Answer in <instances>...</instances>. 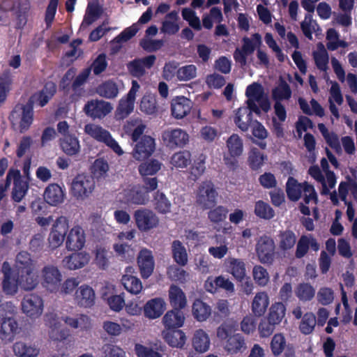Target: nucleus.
Listing matches in <instances>:
<instances>
[{"label":"nucleus","mask_w":357,"mask_h":357,"mask_svg":"<svg viewBox=\"0 0 357 357\" xmlns=\"http://www.w3.org/2000/svg\"><path fill=\"white\" fill-rule=\"evenodd\" d=\"M242 41L243 45L241 47L242 51L250 55L255 52L256 47L261 45V36L259 33H255L252 35L251 38L247 36L243 37Z\"/></svg>","instance_id":"a18cd8bd"},{"label":"nucleus","mask_w":357,"mask_h":357,"mask_svg":"<svg viewBox=\"0 0 357 357\" xmlns=\"http://www.w3.org/2000/svg\"><path fill=\"white\" fill-rule=\"evenodd\" d=\"M102 298L107 301L110 309L115 312L121 310L125 305L124 297L122 295L108 296L106 291H102Z\"/></svg>","instance_id":"5fc2aeb1"},{"label":"nucleus","mask_w":357,"mask_h":357,"mask_svg":"<svg viewBox=\"0 0 357 357\" xmlns=\"http://www.w3.org/2000/svg\"><path fill=\"white\" fill-rule=\"evenodd\" d=\"M252 114L247 107H239L236 112L234 121L240 130L245 132L252 122Z\"/></svg>","instance_id":"c85d7f7f"},{"label":"nucleus","mask_w":357,"mask_h":357,"mask_svg":"<svg viewBox=\"0 0 357 357\" xmlns=\"http://www.w3.org/2000/svg\"><path fill=\"white\" fill-rule=\"evenodd\" d=\"M19 285L24 290L33 289L38 284V275L33 272V268L19 272Z\"/></svg>","instance_id":"a878e982"},{"label":"nucleus","mask_w":357,"mask_h":357,"mask_svg":"<svg viewBox=\"0 0 357 357\" xmlns=\"http://www.w3.org/2000/svg\"><path fill=\"white\" fill-rule=\"evenodd\" d=\"M266 159V155L261 153L257 148H253L248 156L249 166L252 170L257 171L261 167Z\"/></svg>","instance_id":"09e8293b"},{"label":"nucleus","mask_w":357,"mask_h":357,"mask_svg":"<svg viewBox=\"0 0 357 357\" xmlns=\"http://www.w3.org/2000/svg\"><path fill=\"white\" fill-rule=\"evenodd\" d=\"M191 153L188 151L175 153L172 157V163L176 167H186L190 162Z\"/></svg>","instance_id":"680f3d73"},{"label":"nucleus","mask_w":357,"mask_h":357,"mask_svg":"<svg viewBox=\"0 0 357 357\" xmlns=\"http://www.w3.org/2000/svg\"><path fill=\"white\" fill-rule=\"evenodd\" d=\"M317 324L316 317L312 312H306L302 317L299 328L303 334H310Z\"/></svg>","instance_id":"864d4df0"},{"label":"nucleus","mask_w":357,"mask_h":357,"mask_svg":"<svg viewBox=\"0 0 357 357\" xmlns=\"http://www.w3.org/2000/svg\"><path fill=\"white\" fill-rule=\"evenodd\" d=\"M218 191L211 181L202 182L198 188L196 202L203 210L211 209L217 203Z\"/></svg>","instance_id":"20e7f679"},{"label":"nucleus","mask_w":357,"mask_h":357,"mask_svg":"<svg viewBox=\"0 0 357 357\" xmlns=\"http://www.w3.org/2000/svg\"><path fill=\"white\" fill-rule=\"evenodd\" d=\"M321 45L322 46V50L319 52H314L313 57L317 68L321 71H326L328 68V54L324 46L321 44Z\"/></svg>","instance_id":"e2e57ef3"},{"label":"nucleus","mask_w":357,"mask_h":357,"mask_svg":"<svg viewBox=\"0 0 357 357\" xmlns=\"http://www.w3.org/2000/svg\"><path fill=\"white\" fill-rule=\"evenodd\" d=\"M227 146L231 155L240 156L243 153V141L237 134H232L228 138Z\"/></svg>","instance_id":"603ef678"},{"label":"nucleus","mask_w":357,"mask_h":357,"mask_svg":"<svg viewBox=\"0 0 357 357\" xmlns=\"http://www.w3.org/2000/svg\"><path fill=\"white\" fill-rule=\"evenodd\" d=\"M165 348V346L160 345L154 350L151 347H148L141 344H136L135 351L137 357H163L160 352H163Z\"/></svg>","instance_id":"79ce46f5"},{"label":"nucleus","mask_w":357,"mask_h":357,"mask_svg":"<svg viewBox=\"0 0 357 357\" xmlns=\"http://www.w3.org/2000/svg\"><path fill=\"white\" fill-rule=\"evenodd\" d=\"M272 96L275 102L289 100L291 96L289 85L284 80L282 79L279 85L273 89Z\"/></svg>","instance_id":"c03bdc74"},{"label":"nucleus","mask_w":357,"mask_h":357,"mask_svg":"<svg viewBox=\"0 0 357 357\" xmlns=\"http://www.w3.org/2000/svg\"><path fill=\"white\" fill-rule=\"evenodd\" d=\"M113 248L116 255L121 260L128 262L131 261L135 257L133 249L131 248V245L127 243H116L114 245Z\"/></svg>","instance_id":"8fccbe9b"},{"label":"nucleus","mask_w":357,"mask_h":357,"mask_svg":"<svg viewBox=\"0 0 357 357\" xmlns=\"http://www.w3.org/2000/svg\"><path fill=\"white\" fill-rule=\"evenodd\" d=\"M155 210L160 213L165 214L170 211L171 204L164 193L158 191L154 197Z\"/></svg>","instance_id":"bf43d9fd"},{"label":"nucleus","mask_w":357,"mask_h":357,"mask_svg":"<svg viewBox=\"0 0 357 357\" xmlns=\"http://www.w3.org/2000/svg\"><path fill=\"white\" fill-rule=\"evenodd\" d=\"M60 146L62 151L70 156L75 155L80 151L79 142L73 135H67L61 139Z\"/></svg>","instance_id":"c756f323"},{"label":"nucleus","mask_w":357,"mask_h":357,"mask_svg":"<svg viewBox=\"0 0 357 357\" xmlns=\"http://www.w3.org/2000/svg\"><path fill=\"white\" fill-rule=\"evenodd\" d=\"M252 275L255 282L259 286L264 287L269 282V274L267 270L260 265L253 267Z\"/></svg>","instance_id":"052dcab7"},{"label":"nucleus","mask_w":357,"mask_h":357,"mask_svg":"<svg viewBox=\"0 0 357 357\" xmlns=\"http://www.w3.org/2000/svg\"><path fill=\"white\" fill-rule=\"evenodd\" d=\"M13 351L18 357H37L39 354V349L37 347L22 342H15Z\"/></svg>","instance_id":"c9c22d12"},{"label":"nucleus","mask_w":357,"mask_h":357,"mask_svg":"<svg viewBox=\"0 0 357 357\" xmlns=\"http://www.w3.org/2000/svg\"><path fill=\"white\" fill-rule=\"evenodd\" d=\"M85 132L98 142L105 143L110 132L102 127L94 125L87 124L84 128Z\"/></svg>","instance_id":"58836bf2"},{"label":"nucleus","mask_w":357,"mask_h":357,"mask_svg":"<svg viewBox=\"0 0 357 357\" xmlns=\"http://www.w3.org/2000/svg\"><path fill=\"white\" fill-rule=\"evenodd\" d=\"M68 220L64 216L56 218L49 234V246L52 249L59 247L64 241L68 230Z\"/></svg>","instance_id":"423d86ee"},{"label":"nucleus","mask_w":357,"mask_h":357,"mask_svg":"<svg viewBox=\"0 0 357 357\" xmlns=\"http://www.w3.org/2000/svg\"><path fill=\"white\" fill-rule=\"evenodd\" d=\"M168 296L169 304L172 309H184L186 307V296L178 286L172 284L168 291Z\"/></svg>","instance_id":"5701e85b"},{"label":"nucleus","mask_w":357,"mask_h":357,"mask_svg":"<svg viewBox=\"0 0 357 357\" xmlns=\"http://www.w3.org/2000/svg\"><path fill=\"white\" fill-rule=\"evenodd\" d=\"M63 320L70 328L80 331H87L91 326L90 318L84 314H79L75 317L67 316Z\"/></svg>","instance_id":"473e14b6"},{"label":"nucleus","mask_w":357,"mask_h":357,"mask_svg":"<svg viewBox=\"0 0 357 357\" xmlns=\"http://www.w3.org/2000/svg\"><path fill=\"white\" fill-rule=\"evenodd\" d=\"M123 199L127 204H145L147 195L143 187L134 185L123 190Z\"/></svg>","instance_id":"aec40b11"},{"label":"nucleus","mask_w":357,"mask_h":357,"mask_svg":"<svg viewBox=\"0 0 357 357\" xmlns=\"http://www.w3.org/2000/svg\"><path fill=\"white\" fill-rule=\"evenodd\" d=\"M217 336L221 340H226L224 348L229 354L242 353L247 348L244 337L240 333H235L231 324L222 323L217 329Z\"/></svg>","instance_id":"7ed1b4c3"},{"label":"nucleus","mask_w":357,"mask_h":357,"mask_svg":"<svg viewBox=\"0 0 357 357\" xmlns=\"http://www.w3.org/2000/svg\"><path fill=\"white\" fill-rule=\"evenodd\" d=\"M255 214L261 219L271 220L274 217L275 211L268 204L259 200L255 203Z\"/></svg>","instance_id":"de8ad7c7"},{"label":"nucleus","mask_w":357,"mask_h":357,"mask_svg":"<svg viewBox=\"0 0 357 357\" xmlns=\"http://www.w3.org/2000/svg\"><path fill=\"white\" fill-rule=\"evenodd\" d=\"M121 283L124 288L132 294H138L142 289L141 280L135 276L125 275L122 277Z\"/></svg>","instance_id":"a19ab883"},{"label":"nucleus","mask_w":357,"mask_h":357,"mask_svg":"<svg viewBox=\"0 0 357 357\" xmlns=\"http://www.w3.org/2000/svg\"><path fill=\"white\" fill-rule=\"evenodd\" d=\"M172 254L174 261L181 266L188 263L186 248L179 240H174L172 243Z\"/></svg>","instance_id":"72a5a7b5"},{"label":"nucleus","mask_w":357,"mask_h":357,"mask_svg":"<svg viewBox=\"0 0 357 357\" xmlns=\"http://www.w3.org/2000/svg\"><path fill=\"white\" fill-rule=\"evenodd\" d=\"M269 305V298L266 292L256 294L252 303V311L255 316L261 317L264 314Z\"/></svg>","instance_id":"cd10ccee"},{"label":"nucleus","mask_w":357,"mask_h":357,"mask_svg":"<svg viewBox=\"0 0 357 357\" xmlns=\"http://www.w3.org/2000/svg\"><path fill=\"white\" fill-rule=\"evenodd\" d=\"M90 260V256L85 252H75L66 257L63 263L69 270H77L84 267Z\"/></svg>","instance_id":"412c9836"},{"label":"nucleus","mask_w":357,"mask_h":357,"mask_svg":"<svg viewBox=\"0 0 357 357\" xmlns=\"http://www.w3.org/2000/svg\"><path fill=\"white\" fill-rule=\"evenodd\" d=\"M140 110L146 114H153L157 112V101L154 96L145 95L142 97L140 105Z\"/></svg>","instance_id":"4d7b16f0"},{"label":"nucleus","mask_w":357,"mask_h":357,"mask_svg":"<svg viewBox=\"0 0 357 357\" xmlns=\"http://www.w3.org/2000/svg\"><path fill=\"white\" fill-rule=\"evenodd\" d=\"M183 309H172L168 310L162 317V324L165 329H176L182 327L185 322Z\"/></svg>","instance_id":"f3484780"},{"label":"nucleus","mask_w":357,"mask_h":357,"mask_svg":"<svg viewBox=\"0 0 357 357\" xmlns=\"http://www.w3.org/2000/svg\"><path fill=\"white\" fill-rule=\"evenodd\" d=\"M296 240V235L292 230L279 231L277 239L278 248L284 252H288L294 248Z\"/></svg>","instance_id":"b1692460"},{"label":"nucleus","mask_w":357,"mask_h":357,"mask_svg":"<svg viewBox=\"0 0 357 357\" xmlns=\"http://www.w3.org/2000/svg\"><path fill=\"white\" fill-rule=\"evenodd\" d=\"M286 307L282 303H275L271 305L266 318L276 324H279L285 315Z\"/></svg>","instance_id":"6e6d98bb"},{"label":"nucleus","mask_w":357,"mask_h":357,"mask_svg":"<svg viewBox=\"0 0 357 357\" xmlns=\"http://www.w3.org/2000/svg\"><path fill=\"white\" fill-rule=\"evenodd\" d=\"M162 140L166 145L171 148H183L189 142V135L181 128L168 129L162 135Z\"/></svg>","instance_id":"9d476101"},{"label":"nucleus","mask_w":357,"mask_h":357,"mask_svg":"<svg viewBox=\"0 0 357 357\" xmlns=\"http://www.w3.org/2000/svg\"><path fill=\"white\" fill-rule=\"evenodd\" d=\"M197 76V67L193 64L182 66L177 70L176 77L180 81H188Z\"/></svg>","instance_id":"0e129e2a"},{"label":"nucleus","mask_w":357,"mask_h":357,"mask_svg":"<svg viewBox=\"0 0 357 357\" xmlns=\"http://www.w3.org/2000/svg\"><path fill=\"white\" fill-rule=\"evenodd\" d=\"M137 264L143 278H148L154 269V259L152 252L147 249H142L137 257Z\"/></svg>","instance_id":"a211bd4d"},{"label":"nucleus","mask_w":357,"mask_h":357,"mask_svg":"<svg viewBox=\"0 0 357 357\" xmlns=\"http://www.w3.org/2000/svg\"><path fill=\"white\" fill-rule=\"evenodd\" d=\"M192 107V101L184 96H176L171 102L172 115L176 119H181L187 116Z\"/></svg>","instance_id":"dca6fc26"},{"label":"nucleus","mask_w":357,"mask_h":357,"mask_svg":"<svg viewBox=\"0 0 357 357\" xmlns=\"http://www.w3.org/2000/svg\"><path fill=\"white\" fill-rule=\"evenodd\" d=\"M98 95L100 96L112 99L116 98L119 93L118 86L113 80H107L100 84L96 89Z\"/></svg>","instance_id":"e433bc0d"},{"label":"nucleus","mask_w":357,"mask_h":357,"mask_svg":"<svg viewBox=\"0 0 357 357\" xmlns=\"http://www.w3.org/2000/svg\"><path fill=\"white\" fill-rule=\"evenodd\" d=\"M192 347L199 353H204L209 349L210 339L208 334L202 329L197 330L192 337Z\"/></svg>","instance_id":"7c9ffc66"},{"label":"nucleus","mask_w":357,"mask_h":357,"mask_svg":"<svg viewBox=\"0 0 357 357\" xmlns=\"http://www.w3.org/2000/svg\"><path fill=\"white\" fill-rule=\"evenodd\" d=\"M63 196L61 188L56 183L50 184L44 192L45 202L52 206H56L62 202Z\"/></svg>","instance_id":"bb28decb"},{"label":"nucleus","mask_w":357,"mask_h":357,"mask_svg":"<svg viewBox=\"0 0 357 357\" xmlns=\"http://www.w3.org/2000/svg\"><path fill=\"white\" fill-rule=\"evenodd\" d=\"M252 133L255 138L261 140L258 142L253 139L252 142L259 146L261 149H265L266 147V143L264 139H265L268 136V132L265 127L258 121H255Z\"/></svg>","instance_id":"3c124183"},{"label":"nucleus","mask_w":357,"mask_h":357,"mask_svg":"<svg viewBox=\"0 0 357 357\" xmlns=\"http://www.w3.org/2000/svg\"><path fill=\"white\" fill-rule=\"evenodd\" d=\"M192 315L199 321H204L211 315V308L202 300L195 299L192 307Z\"/></svg>","instance_id":"2f4dec72"},{"label":"nucleus","mask_w":357,"mask_h":357,"mask_svg":"<svg viewBox=\"0 0 357 357\" xmlns=\"http://www.w3.org/2000/svg\"><path fill=\"white\" fill-rule=\"evenodd\" d=\"M224 266L226 271L231 274L236 281H242L245 279L247 271L243 259L229 257L225 259Z\"/></svg>","instance_id":"ddd939ff"},{"label":"nucleus","mask_w":357,"mask_h":357,"mask_svg":"<svg viewBox=\"0 0 357 357\" xmlns=\"http://www.w3.org/2000/svg\"><path fill=\"white\" fill-rule=\"evenodd\" d=\"M165 302L161 298H155L149 301L144 307L146 317L156 319L160 317L165 310Z\"/></svg>","instance_id":"4be33fe9"},{"label":"nucleus","mask_w":357,"mask_h":357,"mask_svg":"<svg viewBox=\"0 0 357 357\" xmlns=\"http://www.w3.org/2000/svg\"><path fill=\"white\" fill-rule=\"evenodd\" d=\"M95 181L92 176L85 174H78L73 180L71 193L77 199H84L93 191Z\"/></svg>","instance_id":"39448f33"},{"label":"nucleus","mask_w":357,"mask_h":357,"mask_svg":"<svg viewBox=\"0 0 357 357\" xmlns=\"http://www.w3.org/2000/svg\"><path fill=\"white\" fill-rule=\"evenodd\" d=\"M297 298L303 302L310 301L314 297L315 289L309 283H300L295 290Z\"/></svg>","instance_id":"37998d69"},{"label":"nucleus","mask_w":357,"mask_h":357,"mask_svg":"<svg viewBox=\"0 0 357 357\" xmlns=\"http://www.w3.org/2000/svg\"><path fill=\"white\" fill-rule=\"evenodd\" d=\"M22 312L31 318L38 317L43 310V301L35 294L25 295L22 301Z\"/></svg>","instance_id":"1a4fd4ad"},{"label":"nucleus","mask_w":357,"mask_h":357,"mask_svg":"<svg viewBox=\"0 0 357 357\" xmlns=\"http://www.w3.org/2000/svg\"><path fill=\"white\" fill-rule=\"evenodd\" d=\"M256 251L261 263L271 264L274 255V242L273 239L269 237L261 238L257 245Z\"/></svg>","instance_id":"2eb2a0df"},{"label":"nucleus","mask_w":357,"mask_h":357,"mask_svg":"<svg viewBox=\"0 0 357 357\" xmlns=\"http://www.w3.org/2000/svg\"><path fill=\"white\" fill-rule=\"evenodd\" d=\"M146 129L144 124L138 125L130 134V139L135 143L132 155L137 160L149 158L155 149V139L149 135H143Z\"/></svg>","instance_id":"f03ea898"},{"label":"nucleus","mask_w":357,"mask_h":357,"mask_svg":"<svg viewBox=\"0 0 357 357\" xmlns=\"http://www.w3.org/2000/svg\"><path fill=\"white\" fill-rule=\"evenodd\" d=\"M160 167L161 163L158 160L153 159L142 163L139 166V172L142 176L154 175L160 169Z\"/></svg>","instance_id":"13d9d810"},{"label":"nucleus","mask_w":357,"mask_h":357,"mask_svg":"<svg viewBox=\"0 0 357 357\" xmlns=\"http://www.w3.org/2000/svg\"><path fill=\"white\" fill-rule=\"evenodd\" d=\"M112 109V107L109 102L97 99L88 101L84 107L85 114L93 119L104 118Z\"/></svg>","instance_id":"9b49d317"},{"label":"nucleus","mask_w":357,"mask_h":357,"mask_svg":"<svg viewBox=\"0 0 357 357\" xmlns=\"http://www.w3.org/2000/svg\"><path fill=\"white\" fill-rule=\"evenodd\" d=\"M228 212L226 207L218 206L209 211L208 218L213 223H220L226 219Z\"/></svg>","instance_id":"774afa93"},{"label":"nucleus","mask_w":357,"mask_h":357,"mask_svg":"<svg viewBox=\"0 0 357 357\" xmlns=\"http://www.w3.org/2000/svg\"><path fill=\"white\" fill-rule=\"evenodd\" d=\"M45 324L50 328L49 335L54 341L61 342L69 336V331L66 328H61V324L56 314L50 312L45 315Z\"/></svg>","instance_id":"f8f14e48"},{"label":"nucleus","mask_w":357,"mask_h":357,"mask_svg":"<svg viewBox=\"0 0 357 357\" xmlns=\"http://www.w3.org/2000/svg\"><path fill=\"white\" fill-rule=\"evenodd\" d=\"M56 92V85L53 82H47L43 89L33 94L26 104H17L10 114L13 119H20L19 128L21 133L29 130L33 121V105L36 102L40 107L46 105Z\"/></svg>","instance_id":"f257e3e1"},{"label":"nucleus","mask_w":357,"mask_h":357,"mask_svg":"<svg viewBox=\"0 0 357 357\" xmlns=\"http://www.w3.org/2000/svg\"><path fill=\"white\" fill-rule=\"evenodd\" d=\"M109 171L108 162L104 158L96 159L91 168V172L96 178L105 177Z\"/></svg>","instance_id":"338daca9"},{"label":"nucleus","mask_w":357,"mask_h":357,"mask_svg":"<svg viewBox=\"0 0 357 357\" xmlns=\"http://www.w3.org/2000/svg\"><path fill=\"white\" fill-rule=\"evenodd\" d=\"M62 275L57 267L48 265L42 269V284L48 291L56 292L59 290Z\"/></svg>","instance_id":"0eeeda50"},{"label":"nucleus","mask_w":357,"mask_h":357,"mask_svg":"<svg viewBox=\"0 0 357 357\" xmlns=\"http://www.w3.org/2000/svg\"><path fill=\"white\" fill-rule=\"evenodd\" d=\"M134 98H129V96L126 95V97H123L120 100L119 105L117 106L115 116L117 119H123L128 116V115L132 112L135 105Z\"/></svg>","instance_id":"f704fd0d"},{"label":"nucleus","mask_w":357,"mask_h":357,"mask_svg":"<svg viewBox=\"0 0 357 357\" xmlns=\"http://www.w3.org/2000/svg\"><path fill=\"white\" fill-rule=\"evenodd\" d=\"M95 299L94 290L89 285H82L75 292V300L80 307H92L95 304Z\"/></svg>","instance_id":"6ab92c4d"},{"label":"nucleus","mask_w":357,"mask_h":357,"mask_svg":"<svg viewBox=\"0 0 357 357\" xmlns=\"http://www.w3.org/2000/svg\"><path fill=\"white\" fill-rule=\"evenodd\" d=\"M206 156L203 153H199L195 156L194 162L190 167V174L194 177V180L200 177L206 169Z\"/></svg>","instance_id":"49530a36"},{"label":"nucleus","mask_w":357,"mask_h":357,"mask_svg":"<svg viewBox=\"0 0 357 357\" xmlns=\"http://www.w3.org/2000/svg\"><path fill=\"white\" fill-rule=\"evenodd\" d=\"M86 234L84 230L79 225L74 226L69 231L66 241L68 250H79L85 245Z\"/></svg>","instance_id":"4468645a"},{"label":"nucleus","mask_w":357,"mask_h":357,"mask_svg":"<svg viewBox=\"0 0 357 357\" xmlns=\"http://www.w3.org/2000/svg\"><path fill=\"white\" fill-rule=\"evenodd\" d=\"M136 225L141 231H147L156 227L159 220L156 215L146 208L137 209L134 213Z\"/></svg>","instance_id":"6e6552de"},{"label":"nucleus","mask_w":357,"mask_h":357,"mask_svg":"<svg viewBox=\"0 0 357 357\" xmlns=\"http://www.w3.org/2000/svg\"><path fill=\"white\" fill-rule=\"evenodd\" d=\"M303 183H300L292 176H289L286 183V192L289 200L298 201L302 194Z\"/></svg>","instance_id":"4c0bfd02"},{"label":"nucleus","mask_w":357,"mask_h":357,"mask_svg":"<svg viewBox=\"0 0 357 357\" xmlns=\"http://www.w3.org/2000/svg\"><path fill=\"white\" fill-rule=\"evenodd\" d=\"M162 335L165 342L172 347L182 348L185 343V334L178 328L165 329Z\"/></svg>","instance_id":"393cba45"},{"label":"nucleus","mask_w":357,"mask_h":357,"mask_svg":"<svg viewBox=\"0 0 357 357\" xmlns=\"http://www.w3.org/2000/svg\"><path fill=\"white\" fill-rule=\"evenodd\" d=\"M13 84V75L10 70H6L0 75V103L5 101L7 93Z\"/></svg>","instance_id":"ea45409f"},{"label":"nucleus","mask_w":357,"mask_h":357,"mask_svg":"<svg viewBox=\"0 0 357 357\" xmlns=\"http://www.w3.org/2000/svg\"><path fill=\"white\" fill-rule=\"evenodd\" d=\"M245 96L248 99L260 100L264 96V90L261 84L253 82L248 85L245 90Z\"/></svg>","instance_id":"69168bd1"}]
</instances>
